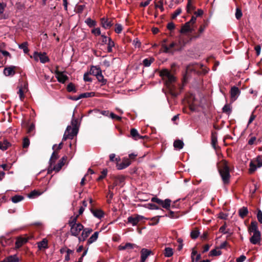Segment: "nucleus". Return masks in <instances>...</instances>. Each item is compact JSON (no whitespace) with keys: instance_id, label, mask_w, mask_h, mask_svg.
I'll return each instance as SVG.
<instances>
[{"instance_id":"31","label":"nucleus","mask_w":262,"mask_h":262,"mask_svg":"<svg viewBox=\"0 0 262 262\" xmlns=\"http://www.w3.org/2000/svg\"><path fill=\"white\" fill-rule=\"evenodd\" d=\"M173 146L176 148L181 149L184 146V143L180 140H176L173 143Z\"/></svg>"},{"instance_id":"34","label":"nucleus","mask_w":262,"mask_h":262,"mask_svg":"<svg viewBox=\"0 0 262 262\" xmlns=\"http://www.w3.org/2000/svg\"><path fill=\"white\" fill-rule=\"evenodd\" d=\"M173 254V249L170 247H166L164 250V255L165 257H171Z\"/></svg>"},{"instance_id":"20","label":"nucleus","mask_w":262,"mask_h":262,"mask_svg":"<svg viewBox=\"0 0 262 262\" xmlns=\"http://www.w3.org/2000/svg\"><path fill=\"white\" fill-rule=\"evenodd\" d=\"M39 250H42L48 248V241L47 238H43L41 241L37 243Z\"/></svg>"},{"instance_id":"2","label":"nucleus","mask_w":262,"mask_h":262,"mask_svg":"<svg viewBox=\"0 0 262 262\" xmlns=\"http://www.w3.org/2000/svg\"><path fill=\"white\" fill-rule=\"evenodd\" d=\"M220 174L225 184H228L230 181V174L229 167L227 161H222L218 166Z\"/></svg>"},{"instance_id":"24","label":"nucleus","mask_w":262,"mask_h":262,"mask_svg":"<svg viewBox=\"0 0 262 262\" xmlns=\"http://www.w3.org/2000/svg\"><path fill=\"white\" fill-rule=\"evenodd\" d=\"M125 178L122 176H118L115 178L114 185L115 186L120 185L123 186Z\"/></svg>"},{"instance_id":"37","label":"nucleus","mask_w":262,"mask_h":262,"mask_svg":"<svg viewBox=\"0 0 262 262\" xmlns=\"http://www.w3.org/2000/svg\"><path fill=\"white\" fill-rule=\"evenodd\" d=\"M85 22L90 27H94L96 25V21L92 19L91 18H88L85 20Z\"/></svg>"},{"instance_id":"62","label":"nucleus","mask_w":262,"mask_h":262,"mask_svg":"<svg viewBox=\"0 0 262 262\" xmlns=\"http://www.w3.org/2000/svg\"><path fill=\"white\" fill-rule=\"evenodd\" d=\"M143 63L145 67L149 66L151 63V61L147 58L144 59L143 61Z\"/></svg>"},{"instance_id":"43","label":"nucleus","mask_w":262,"mask_h":262,"mask_svg":"<svg viewBox=\"0 0 262 262\" xmlns=\"http://www.w3.org/2000/svg\"><path fill=\"white\" fill-rule=\"evenodd\" d=\"M67 89L69 92H76V89L75 85L72 83H70L69 84H68V85H67Z\"/></svg>"},{"instance_id":"54","label":"nucleus","mask_w":262,"mask_h":262,"mask_svg":"<svg viewBox=\"0 0 262 262\" xmlns=\"http://www.w3.org/2000/svg\"><path fill=\"white\" fill-rule=\"evenodd\" d=\"M231 108L229 105H225L223 108V112L227 114L231 113Z\"/></svg>"},{"instance_id":"11","label":"nucleus","mask_w":262,"mask_h":262,"mask_svg":"<svg viewBox=\"0 0 262 262\" xmlns=\"http://www.w3.org/2000/svg\"><path fill=\"white\" fill-rule=\"evenodd\" d=\"M52 163H50V166L48 168V173H51L53 171H55V172H57L60 171V170L61 169L62 167L64 165L63 163L62 162H59L56 165H54L53 167L52 166Z\"/></svg>"},{"instance_id":"14","label":"nucleus","mask_w":262,"mask_h":262,"mask_svg":"<svg viewBox=\"0 0 262 262\" xmlns=\"http://www.w3.org/2000/svg\"><path fill=\"white\" fill-rule=\"evenodd\" d=\"M138 247L135 244L127 243L125 245L121 244L118 246V250L120 251L127 250L129 251L134 248Z\"/></svg>"},{"instance_id":"15","label":"nucleus","mask_w":262,"mask_h":262,"mask_svg":"<svg viewBox=\"0 0 262 262\" xmlns=\"http://www.w3.org/2000/svg\"><path fill=\"white\" fill-rule=\"evenodd\" d=\"M261 234L260 232L254 233L250 238V242L254 245L258 244L260 241Z\"/></svg>"},{"instance_id":"7","label":"nucleus","mask_w":262,"mask_h":262,"mask_svg":"<svg viewBox=\"0 0 262 262\" xmlns=\"http://www.w3.org/2000/svg\"><path fill=\"white\" fill-rule=\"evenodd\" d=\"M256 162L257 163V165L256 164L254 163L253 161H251L250 163V168L249 172L250 173H253L254 172L257 167H260L262 166V156H258L256 158Z\"/></svg>"},{"instance_id":"30","label":"nucleus","mask_w":262,"mask_h":262,"mask_svg":"<svg viewBox=\"0 0 262 262\" xmlns=\"http://www.w3.org/2000/svg\"><path fill=\"white\" fill-rule=\"evenodd\" d=\"M10 143L7 140H4L3 141H0V149L2 150H6L9 146Z\"/></svg>"},{"instance_id":"3","label":"nucleus","mask_w":262,"mask_h":262,"mask_svg":"<svg viewBox=\"0 0 262 262\" xmlns=\"http://www.w3.org/2000/svg\"><path fill=\"white\" fill-rule=\"evenodd\" d=\"M183 40L180 38L178 42H172L169 46H167L165 44H162L163 52L167 53H173L174 51L181 49L182 46L184 45Z\"/></svg>"},{"instance_id":"35","label":"nucleus","mask_w":262,"mask_h":262,"mask_svg":"<svg viewBox=\"0 0 262 262\" xmlns=\"http://www.w3.org/2000/svg\"><path fill=\"white\" fill-rule=\"evenodd\" d=\"M107 51L108 52H112L113 48L115 46L114 42L112 40L111 38H108L107 42Z\"/></svg>"},{"instance_id":"40","label":"nucleus","mask_w":262,"mask_h":262,"mask_svg":"<svg viewBox=\"0 0 262 262\" xmlns=\"http://www.w3.org/2000/svg\"><path fill=\"white\" fill-rule=\"evenodd\" d=\"M23 199H24L23 196H22L21 195H16L13 196L11 200L13 203H18V202L21 201V200H23Z\"/></svg>"},{"instance_id":"27","label":"nucleus","mask_w":262,"mask_h":262,"mask_svg":"<svg viewBox=\"0 0 262 262\" xmlns=\"http://www.w3.org/2000/svg\"><path fill=\"white\" fill-rule=\"evenodd\" d=\"M171 202V200L168 199H165L164 201L162 200V203H161V205L164 208L167 210H169L170 208Z\"/></svg>"},{"instance_id":"45","label":"nucleus","mask_w":262,"mask_h":262,"mask_svg":"<svg viewBox=\"0 0 262 262\" xmlns=\"http://www.w3.org/2000/svg\"><path fill=\"white\" fill-rule=\"evenodd\" d=\"M123 29L122 26L121 24H117L115 25V31L116 33H120Z\"/></svg>"},{"instance_id":"26","label":"nucleus","mask_w":262,"mask_h":262,"mask_svg":"<svg viewBox=\"0 0 262 262\" xmlns=\"http://www.w3.org/2000/svg\"><path fill=\"white\" fill-rule=\"evenodd\" d=\"M7 262H18L19 258L16 255H12L5 258Z\"/></svg>"},{"instance_id":"44","label":"nucleus","mask_w":262,"mask_h":262,"mask_svg":"<svg viewBox=\"0 0 262 262\" xmlns=\"http://www.w3.org/2000/svg\"><path fill=\"white\" fill-rule=\"evenodd\" d=\"M156 8H159L161 12L164 11V8L163 7V3L162 0L159 1L155 4Z\"/></svg>"},{"instance_id":"53","label":"nucleus","mask_w":262,"mask_h":262,"mask_svg":"<svg viewBox=\"0 0 262 262\" xmlns=\"http://www.w3.org/2000/svg\"><path fill=\"white\" fill-rule=\"evenodd\" d=\"M92 33L96 36H98L101 34V31L99 28H94L92 30Z\"/></svg>"},{"instance_id":"51","label":"nucleus","mask_w":262,"mask_h":262,"mask_svg":"<svg viewBox=\"0 0 262 262\" xmlns=\"http://www.w3.org/2000/svg\"><path fill=\"white\" fill-rule=\"evenodd\" d=\"M199 235V232L198 230H193L191 232V237L193 239L196 238Z\"/></svg>"},{"instance_id":"28","label":"nucleus","mask_w":262,"mask_h":262,"mask_svg":"<svg viewBox=\"0 0 262 262\" xmlns=\"http://www.w3.org/2000/svg\"><path fill=\"white\" fill-rule=\"evenodd\" d=\"M78 216L79 215H76L75 216H72L70 217L68 222V224L70 227L73 225H77L78 224V223H77V221Z\"/></svg>"},{"instance_id":"39","label":"nucleus","mask_w":262,"mask_h":262,"mask_svg":"<svg viewBox=\"0 0 262 262\" xmlns=\"http://www.w3.org/2000/svg\"><path fill=\"white\" fill-rule=\"evenodd\" d=\"M222 254V252L220 250H217L216 249L212 250L209 253V256H219Z\"/></svg>"},{"instance_id":"55","label":"nucleus","mask_w":262,"mask_h":262,"mask_svg":"<svg viewBox=\"0 0 262 262\" xmlns=\"http://www.w3.org/2000/svg\"><path fill=\"white\" fill-rule=\"evenodd\" d=\"M226 231V224L225 223L224 225L220 228L219 231L223 234H227V232Z\"/></svg>"},{"instance_id":"10","label":"nucleus","mask_w":262,"mask_h":262,"mask_svg":"<svg viewBox=\"0 0 262 262\" xmlns=\"http://www.w3.org/2000/svg\"><path fill=\"white\" fill-rule=\"evenodd\" d=\"M131 161L127 158H124L121 163L117 164V169L119 170L123 169L131 164Z\"/></svg>"},{"instance_id":"17","label":"nucleus","mask_w":262,"mask_h":262,"mask_svg":"<svg viewBox=\"0 0 262 262\" xmlns=\"http://www.w3.org/2000/svg\"><path fill=\"white\" fill-rule=\"evenodd\" d=\"M90 210L93 215L99 219H101L104 216V212L101 209L91 208Z\"/></svg>"},{"instance_id":"36","label":"nucleus","mask_w":262,"mask_h":262,"mask_svg":"<svg viewBox=\"0 0 262 262\" xmlns=\"http://www.w3.org/2000/svg\"><path fill=\"white\" fill-rule=\"evenodd\" d=\"M98 80L101 82L102 84H105L106 82V80L104 78L102 74V71L101 73L96 76Z\"/></svg>"},{"instance_id":"4","label":"nucleus","mask_w":262,"mask_h":262,"mask_svg":"<svg viewBox=\"0 0 262 262\" xmlns=\"http://www.w3.org/2000/svg\"><path fill=\"white\" fill-rule=\"evenodd\" d=\"M78 127H72L69 125L64 132L62 140L66 141L68 139H72L78 133Z\"/></svg>"},{"instance_id":"5","label":"nucleus","mask_w":262,"mask_h":262,"mask_svg":"<svg viewBox=\"0 0 262 262\" xmlns=\"http://www.w3.org/2000/svg\"><path fill=\"white\" fill-rule=\"evenodd\" d=\"M33 58L34 60L36 61H38L39 60L40 61L45 63L49 61V58L47 56L46 53H39L37 52H35L33 54Z\"/></svg>"},{"instance_id":"47","label":"nucleus","mask_w":262,"mask_h":262,"mask_svg":"<svg viewBox=\"0 0 262 262\" xmlns=\"http://www.w3.org/2000/svg\"><path fill=\"white\" fill-rule=\"evenodd\" d=\"M242 12L240 9L238 8H237L236 9V12H235V17L237 19H239L241 18L242 16Z\"/></svg>"},{"instance_id":"57","label":"nucleus","mask_w":262,"mask_h":262,"mask_svg":"<svg viewBox=\"0 0 262 262\" xmlns=\"http://www.w3.org/2000/svg\"><path fill=\"white\" fill-rule=\"evenodd\" d=\"M18 94L19 95V98L20 100H23L24 98V93L22 88H19L18 91Z\"/></svg>"},{"instance_id":"49","label":"nucleus","mask_w":262,"mask_h":262,"mask_svg":"<svg viewBox=\"0 0 262 262\" xmlns=\"http://www.w3.org/2000/svg\"><path fill=\"white\" fill-rule=\"evenodd\" d=\"M182 12V10L181 8L177 9L174 13L172 15V18L174 19L176 17H177V16H178L179 14H180Z\"/></svg>"},{"instance_id":"29","label":"nucleus","mask_w":262,"mask_h":262,"mask_svg":"<svg viewBox=\"0 0 262 262\" xmlns=\"http://www.w3.org/2000/svg\"><path fill=\"white\" fill-rule=\"evenodd\" d=\"M191 25L188 21L185 24L181 30V33H186L190 31Z\"/></svg>"},{"instance_id":"16","label":"nucleus","mask_w":262,"mask_h":262,"mask_svg":"<svg viewBox=\"0 0 262 262\" xmlns=\"http://www.w3.org/2000/svg\"><path fill=\"white\" fill-rule=\"evenodd\" d=\"M240 91L236 86L232 87L230 91L231 99L232 101H235L239 95Z\"/></svg>"},{"instance_id":"33","label":"nucleus","mask_w":262,"mask_h":262,"mask_svg":"<svg viewBox=\"0 0 262 262\" xmlns=\"http://www.w3.org/2000/svg\"><path fill=\"white\" fill-rule=\"evenodd\" d=\"M248 213V210L247 207H243L239 210V215L242 218L246 216Z\"/></svg>"},{"instance_id":"58","label":"nucleus","mask_w":262,"mask_h":262,"mask_svg":"<svg viewBox=\"0 0 262 262\" xmlns=\"http://www.w3.org/2000/svg\"><path fill=\"white\" fill-rule=\"evenodd\" d=\"M110 117L113 119H116L118 121H120L121 120V117L119 116H117L116 115H115V114H114L113 113H111L110 114Z\"/></svg>"},{"instance_id":"25","label":"nucleus","mask_w":262,"mask_h":262,"mask_svg":"<svg viewBox=\"0 0 262 262\" xmlns=\"http://www.w3.org/2000/svg\"><path fill=\"white\" fill-rule=\"evenodd\" d=\"M92 231V229L90 228H83V229L82 230L81 235L85 238V239H86Z\"/></svg>"},{"instance_id":"32","label":"nucleus","mask_w":262,"mask_h":262,"mask_svg":"<svg viewBox=\"0 0 262 262\" xmlns=\"http://www.w3.org/2000/svg\"><path fill=\"white\" fill-rule=\"evenodd\" d=\"M249 231L250 232L255 233L256 232H259L258 230L257 224L255 222H252L251 223V225L249 228Z\"/></svg>"},{"instance_id":"48","label":"nucleus","mask_w":262,"mask_h":262,"mask_svg":"<svg viewBox=\"0 0 262 262\" xmlns=\"http://www.w3.org/2000/svg\"><path fill=\"white\" fill-rule=\"evenodd\" d=\"M207 26L208 23L207 22L204 23V24H203V25H201L199 29V33L202 34L204 31L205 29L207 27Z\"/></svg>"},{"instance_id":"13","label":"nucleus","mask_w":262,"mask_h":262,"mask_svg":"<svg viewBox=\"0 0 262 262\" xmlns=\"http://www.w3.org/2000/svg\"><path fill=\"white\" fill-rule=\"evenodd\" d=\"M101 26L105 29H108L111 28L113 25L112 20H110L107 18L103 17L101 18Z\"/></svg>"},{"instance_id":"8","label":"nucleus","mask_w":262,"mask_h":262,"mask_svg":"<svg viewBox=\"0 0 262 262\" xmlns=\"http://www.w3.org/2000/svg\"><path fill=\"white\" fill-rule=\"evenodd\" d=\"M145 217L140 215L136 214L134 216H130L127 218L128 223L132 224L133 226H136L138 223Z\"/></svg>"},{"instance_id":"23","label":"nucleus","mask_w":262,"mask_h":262,"mask_svg":"<svg viewBox=\"0 0 262 262\" xmlns=\"http://www.w3.org/2000/svg\"><path fill=\"white\" fill-rule=\"evenodd\" d=\"M101 70L100 68L96 66H92L89 73L90 75H93L96 76L97 75L101 73Z\"/></svg>"},{"instance_id":"63","label":"nucleus","mask_w":262,"mask_h":262,"mask_svg":"<svg viewBox=\"0 0 262 262\" xmlns=\"http://www.w3.org/2000/svg\"><path fill=\"white\" fill-rule=\"evenodd\" d=\"M175 25L172 22L169 23L167 24V28L169 30H172L174 29Z\"/></svg>"},{"instance_id":"19","label":"nucleus","mask_w":262,"mask_h":262,"mask_svg":"<svg viewBox=\"0 0 262 262\" xmlns=\"http://www.w3.org/2000/svg\"><path fill=\"white\" fill-rule=\"evenodd\" d=\"M15 66H10L5 68L4 70V74L6 76H13L15 74Z\"/></svg>"},{"instance_id":"52","label":"nucleus","mask_w":262,"mask_h":262,"mask_svg":"<svg viewBox=\"0 0 262 262\" xmlns=\"http://www.w3.org/2000/svg\"><path fill=\"white\" fill-rule=\"evenodd\" d=\"M113 196H114L113 192L112 191H111V190H109L108 192L107 195V197L108 198V199L107 201L108 203H111V200L113 199Z\"/></svg>"},{"instance_id":"18","label":"nucleus","mask_w":262,"mask_h":262,"mask_svg":"<svg viewBox=\"0 0 262 262\" xmlns=\"http://www.w3.org/2000/svg\"><path fill=\"white\" fill-rule=\"evenodd\" d=\"M151 253V251L143 248L141 251V262H145L148 256Z\"/></svg>"},{"instance_id":"42","label":"nucleus","mask_w":262,"mask_h":262,"mask_svg":"<svg viewBox=\"0 0 262 262\" xmlns=\"http://www.w3.org/2000/svg\"><path fill=\"white\" fill-rule=\"evenodd\" d=\"M58 158V152H56L55 150L52 153V155L51 156L50 160V163H54L55 161Z\"/></svg>"},{"instance_id":"38","label":"nucleus","mask_w":262,"mask_h":262,"mask_svg":"<svg viewBox=\"0 0 262 262\" xmlns=\"http://www.w3.org/2000/svg\"><path fill=\"white\" fill-rule=\"evenodd\" d=\"M19 48L21 49H23L25 53H27L29 52L28 43L27 42H24L21 45H19Z\"/></svg>"},{"instance_id":"12","label":"nucleus","mask_w":262,"mask_h":262,"mask_svg":"<svg viewBox=\"0 0 262 262\" xmlns=\"http://www.w3.org/2000/svg\"><path fill=\"white\" fill-rule=\"evenodd\" d=\"M28 240L29 238L28 237H18L15 242V248L17 249L20 248L23 245L27 243Z\"/></svg>"},{"instance_id":"9","label":"nucleus","mask_w":262,"mask_h":262,"mask_svg":"<svg viewBox=\"0 0 262 262\" xmlns=\"http://www.w3.org/2000/svg\"><path fill=\"white\" fill-rule=\"evenodd\" d=\"M55 74L58 81L60 83H64L68 79V77L62 72L56 70Z\"/></svg>"},{"instance_id":"41","label":"nucleus","mask_w":262,"mask_h":262,"mask_svg":"<svg viewBox=\"0 0 262 262\" xmlns=\"http://www.w3.org/2000/svg\"><path fill=\"white\" fill-rule=\"evenodd\" d=\"M193 9H194V7L192 4L191 0H188L187 5V12L189 13H190Z\"/></svg>"},{"instance_id":"46","label":"nucleus","mask_w":262,"mask_h":262,"mask_svg":"<svg viewBox=\"0 0 262 262\" xmlns=\"http://www.w3.org/2000/svg\"><path fill=\"white\" fill-rule=\"evenodd\" d=\"M107 170L106 169H103L101 172V174L98 178L97 181H100L104 179L107 175Z\"/></svg>"},{"instance_id":"1","label":"nucleus","mask_w":262,"mask_h":262,"mask_svg":"<svg viewBox=\"0 0 262 262\" xmlns=\"http://www.w3.org/2000/svg\"><path fill=\"white\" fill-rule=\"evenodd\" d=\"M160 76L161 77L166 87L170 90L174 89L173 84L176 81V78L167 69H162L160 71Z\"/></svg>"},{"instance_id":"21","label":"nucleus","mask_w":262,"mask_h":262,"mask_svg":"<svg viewBox=\"0 0 262 262\" xmlns=\"http://www.w3.org/2000/svg\"><path fill=\"white\" fill-rule=\"evenodd\" d=\"M99 232L96 231L91 236V237L88 239L87 241V245H90L96 241L98 238Z\"/></svg>"},{"instance_id":"59","label":"nucleus","mask_w":262,"mask_h":262,"mask_svg":"<svg viewBox=\"0 0 262 262\" xmlns=\"http://www.w3.org/2000/svg\"><path fill=\"white\" fill-rule=\"evenodd\" d=\"M148 208L150 209H153V210H158L159 209V208L155 204L149 203L147 204Z\"/></svg>"},{"instance_id":"64","label":"nucleus","mask_w":262,"mask_h":262,"mask_svg":"<svg viewBox=\"0 0 262 262\" xmlns=\"http://www.w3.org/2000/svg\"><path fill=\"white\" fill-rule=\"evenodd\" d=\"M246 259V257L242 255L236 259V262H243Z\"/></svg>"},{"instance_id":"6","label":"nucleus","mask_w":262,"mask_h":262,"mask_svg":"<svg viewBox=\"0 0 262 262\" xmlns=\"http://www.w3.org/2000/svg\"><path fill=\"white\" fill-rule=\"evenodd\" d=\"M83 229V226L80 223H78L77 225L70 226V233L74 236H78L80 233Z\"/></svg>"},{"instance_id":"50","label":"nucleus","mask_w":262,"mask_h":262,"mask_svg":"<svg viewBox=\"0 0 262 262\" xmlns=\"http://www.w3.org/2000/svg\"><path fill=\"white\" fill-rule=\"evenodd\" d=\"M30 144V141L28 138H25L23 142V146L24 148H27Z\"/></svg>"},{"instance_id":"56","label":"nucleus","mask_w":262,"mask_h":262,"mask_svg":"<svg viewBox=\"0 0 262 262\" xmlns=\"http://www.w3.org/2000/svg\"><path fill=\"white\" fill-rule=\"evenodd\" d=\"M90 74L89 72L84 73L83 75V80L85 81H92V79L90 77Z\"/></svg>"},{"instance_id":"60","label":"nucleus","mask_w":262,"mask_h":262,"mask_svg":"<svg viewBox=\"0 0 262 262\" xmlns=\"http://www.w3.org/2000/svg\"><path fill=\"white\" fill-rule=\"evenodd\" d=\"M257 218L259 223L262 224V212L260 210L257 212Z\"/></svg>"},{"instance_id":"61","label":"nucleus","mask_w":262,"mask_h":262,"mask_svg":"<svg viewBox=\"0 0 262 262\" xmlns=\"http://www.w3.org/2000/svg\"><path fill=\"white\" fill-rule=\"evenodd\" d=\"M151 200L152 202L157 203V204H158L160 205H161V203H162V200H161L158 198H156V197L152 198Z\"/></svg>"},{"instance_id":"22","label":"nucleus","mask_w":262,"mask_h":262,"mask_svg":"<svg viewBox=\"0 0 262 262\" xmlns=\"http://www.w3.org/2000/svg\"><path fill=\"white\" fill-rule=\"evenodd\" d=\"M130 135L135 140H138L139 139H143L144 137L140 135L135 128H132L130 130Z\"/></svg>"}]
</instances>
